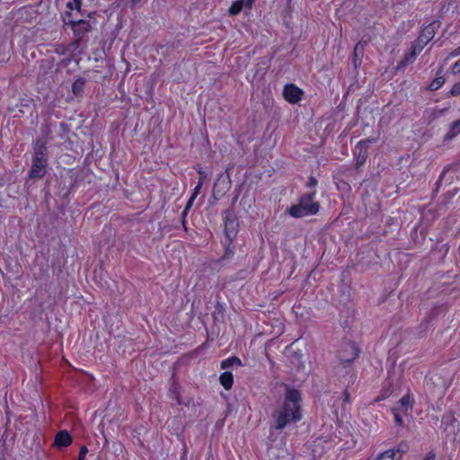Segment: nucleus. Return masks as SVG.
I'll return each mask as SVG.
<instances>
[{"mask_svg": "<svg viewBox=\"0 0 460 460\" xmlns=\"http://www.w3.org/2000/svg\"><path fill=\"white\" fill-rule=\"evenodd\" d=\"M255 0H246V8L252 9Z\"/></svg>", "mask_w": 460, "mask_h": 460, "instance_id": "27", "label": "nucleus"}, {"mask_svg": "<svg viewBox=\"0 0 460 460\" xmlns=\"http://www.w3.org/2000/svg\"><path fill=\"white\" fill-rule=\"evenodd\" d=\"M421 49L422 47H413L411 52L405 57L404 62L407 63L412 61L415 58V57L421 51Z\"/></svg>", "mask_w": 460, "mask_h": 460, "instance_id": "18", "label": "nucleus"}, {"mask_svg": "<svg viewBox=\"0 0 460 460\" xmlns=\"http://www.w3.org/2000/svg\"><path fill=\"white\" fill-rule=\"evenodd\" d=\"M200 189H201V188H200L199 186H198V185H197V186L194 188V190H193V193H192V195H191V196L197 197V196H198V194L199 193Z\"/></svg>", "mask_w": 460, "mask_h": 460, "instance_id": "26", "label": "nucleus"}, {"mask_svg": "<svg viewBox=\"0 0 460 460\" xmlns=\"http://www.w3.org/2000/svg\"><path fill=\"white\" fill-rule=\"evenodd\" d=\"M445 83V79L442 75H437L436 78L429 84V89L430 91H436L439 89Z\"/></svg>", "mask_w": 460, "mask_h": 460, "instance_id": "15", "label": "nucleus"}, {"mask_svg": "<svg viewBox=\"0 0 460 460\" xmlns=\"http://www.w3.org/2000/svg\"><path fill=\"white\" fill-rule=\"evenodd\" d=\"M197 185H198V186H199V187L201 188V187H202V185H203V180H202V179H200Z\"/></svg>", "mask_w": 460, "mask_h": 460, "instance_id": "29", "label": "nucleus"}, {"mask_svg": "<svg viewBox=\"0 0 460 460\" xmlns=\"http://www.w3.org/2000/svg\"><path fill=\"white\" fill-rule=\"evenodd\" d=\"M88 452V449L86 447H82L80 448V453H79V457H78V460H84V457H85V455L87 454Z\"/></svg>", "mask_w": 460, "mask_h": 460, "instance_id": "22", "label": "nucleus"}, {"mask_svg": "<svg viewBox=\"0 0 460 460\" xmlns=\"http://www.w3.org/2000/svg\"><path fill=\"white\" fill-rule=\"evenodd\" d=\"M90 30V25L84 21H78L73 23V31L78 40L82 39L85 32Z\"/></svg>", "mask_w": 460, "mask_h": 460, "instance_id": "8", "label": "nucleus"}, {"mask_svg": "<svg viewBox=\"0 0 460 460\" xmlns=\"http://www.w3.org/2000/svg\"><path fill=\"white\" fill-rule=\"evenodd\" d=\"M436 454L433 452H429L422 460H435Z\"/></svg>", "mask_w": 460, "mask_h": 460, "instance_id": "25", "label": "nucleus"}, {"mask_svg": "<svg viewBox=\"0 0 460 460\" xmlns=\"http://www.w3.org/2000/svg\"><path fill=\"white\" fill-rule=\"evenodd\" d=\"M195 199H196V197L190 196V198L186 205L185 212L192 207Z\"/></svg>", "mask_w": 460, "mask_h": 460, "instance_id": "24", "label": "nucleus"}, {"mask_svg": "<svg viewBox=\"0 0 460 460\" xmlns=\"http://www.w3.org/2000/svg\"><path fill=\"white\" fill-rule=\"evenodd\" d=\"M403 450L400 447L390 448L378 455L376 460H399L402 458Z\"/></svg>", "mask_w": 460, "mask_h": 460, "instance_id": "6", "label": "nucleus"}, {"mask_svg": "<svg viewBox=\"0 0 460 460\" xmlns=\"http://www.w3.org/2000/svg\"><path fill=\"white\" fill-rule=\"evenodd\" d=\"M47 164V147L44 143L38 141L34 147V156L29 171V177L33 180L41 179L46 174Z\"/></svg>", "mask_w": 460, "mask_h": 460, "instance_id": "3", "label": "nucleus"}, {"mask_svg": "<svg viewBox=\"0 0 460 460\" xmlns=\"http://www.w3.org/2000/svg\"><path fill=\"white\" fill-rule=\"evenodd\" d=\"M81 6L80 0H68L66 3V7L69 10H79Z\"/></svg>", "mask_w": 460, "mask_h": 460, "instance_id": "19", "label": "nucleus"}, {"mask_svg": "<svg viewBox=\"0 0 460 460\" xmlns=\"http://www.w3.org/2000/svg\"><path fill=\"white\" fill-rule=\"evenodd\" d=\"M304 92L293 84L285 85L283 90V96L289 103H297L301 101Z\"/></svg>", "mask_w": 460, "mask_h": 460, "instance_id": "4", "label": "nucleus"}, {"mask_svg": "<svg viewBox=\"0 0 460 460\" xmlns=\"http://www.w3.org/2000/svg\"><path fill=\"white\" fill-rule=\"evenodd\" d=\"M234 365L241 366V360L236 357L226 358L221 362V367L224 369Z\"/></svg>", "mask_w": 460, "mask_h": 460, "instance_id": "16", "label": "nucleus"}, {"mask_svg": "<svg viewBox=\"0 0 460 460\" xmlns=\"http://www.w3.org/2000/svg\"><path fill=\"white\" fill-rule=\"evenodd\" d=\"M460 55V48L456 49V50H454L451 54H450V57L451 58H454V57H456Z\"/></svg>", "mask_w": 460, "mask_h": 460, "instance_id": "28", "label": "nucleus"}, {"mask_svg": "<svg viewBox=\"0 0 460 460\" xmlns=\"http://www.w3.org/2000/svg\"><path fill=\"white\" fill-rule=\"evenodd\" d=\"M452 72L457 74L460 72V59L457 60L452 66Z\"/></svg>", "mask_w": 460, "mask_h": 460, "instance_id": "23", "label": "nucleus"}, {"mask_svg": "<svg viewBox=\"0 0 460 460\" xmlns=\"http://www.w3.org/2000/svg\"><path fill=\"white\" fill-rule=\"evenodd\" d=\"M300 401L301 395L297 390H287L283 403L272 414L276 429H282L288 424L302 419Z\"/></svg>", "mask_w": 460, "mask_h": 460, "instance_id": "1", "label": "nucleus"}, {"mask_svg": "<svg viewBox=\"0 0 460 460\" xmlns=\"http://www.w3.org/2000/svg\"><path fill=\"white\" fill-rule=\"evenodd\" d=\"M243 7H246V0H236L234 1L228 9L230 15L238 14Z\"/></svg>", "mask_w": 460, "mask_h": 460, "instance_id": "11", "label": "nucleus"}, {"mask_svg": "<svg viewBox=\"0 0 460 460\" xmlns=\"http://www.w3.org/2000/svg\"><path fill=\"white\" fill-rule=\"evenodd\" d=\"M400 408H397L400 411H403L405 412L411 407L412 399L410 395H404L399 402Z\"/></svg>", "mask_w": 460, "mask_h": 460, "instance_id": "13", "label": "nucleus"}, {"mask_svg": "<svg viewBox=\"0 0 460 460\" xmlns=\"http://www.w3.org/2000/svg\"><path fill=\"white\" fill-rule=\"evenodd\" d=\"M428 41H429V38H427V40L424 43L426 44Z\"/></svg>", "mask_w": 460, "mask_h": 460, "instance_id": "30", "label": "nucleus"}, {"mask_svg": "<svg viewBox=\"0 0 460 460\" xmlns=\"http://www.w3.org/2000/svg\"><path fill=\"white\" fill-rule=\"evenodd\" d=\"M219 381L225 389L229 390L233 385L232 373L228 372V371H225L224 373H222L220 375Z\"/></svg>", "mask_w": 460, "mask_h": 460, "instance_id": "10", "label": "nucleus"}, {"mask_svg": "<svg viewBox=\"0 0 460 460\" xmlns=\"http://www.w3.org/2000/svg\"><path fill=\"white\" fill-rule=\"evenodd\" d=\"M72 443V438L67 431L62 430L56 435L54 445L57 447H68Z\"/></svg>", "mask_w": 460, "mask_h": 460, "instance_id": "7", "label": "nucleus"}, {"mask_svg": "<svg viewBox=\"0 0 460 460\" xmlns=\"http://www.w3.org/2000/svg\"><path fill=\"white\" fill-rule=\"evenodd\" d=\"M450 94L454 96L460 95V82L453 85Z\"/></svg>", "mask_w": 460, "mask_h": 460, "instance_id": "20", "label": "nucleus"}, {"mask_svg": "<svg viewBox=\"0 0 460 460\" xmlns=\"http://www.w3.org/2000/svg\"><path fill=\"white\" fill-rule=\"evenodd\" d=\"M349 349L350 350V355L348 358H343V360L346 362H352L358 356V349L355 345H349Z\"/></svg>", "mask_w": 460, "mask_h": 460, "instance_id": "17", "label": "nucleus"}, {"mask_svg": "<svg viewBox=\"0 0 460 460\" xmlns=\"http://www.w3.org/2000/svg\"><path fill=\"white\" fill-rule=\"evenodd\" d=\"M399 411L397 408H394L393 410L394 411V419H395V421L396 423H398L399 425L402 424V419L401 418L400 414H399Z\"/></svg>", "mask_w": 460, "mask_h": 460, "instance_id": "21", "label": "nucleus"}, {"mask_svg": "<svg viewBox=\"0 0 460 460\" xmlns=\"http://www.w3.org/2000/svg\"><path fill=\"white\" fill-rule=\"evenodd\" d=\"M235 223L234 220H227L226 222V234L228 238H232L235 235Z\"/></svg>", "mask_w": 460, "mask_h": 460, "instance_id": "14", "label": "nucleus"}, {"mask_svg": "<svg viewBox=\"0 0 460 460\" xmlns=\"http://www.w3.org/2000/svg\"><path fill=\"white\" fill-rule=\"evenodd\" d=\"M374 142V139H364L359 141L354 149V154L357 157V164L362 165L367 157V148L371 143Z\"/></svg>", "mask_w": 460, "mask_h": 460, "instance_id": "5", "label": "nucleus"}, {"mask_svg": "<svg viewBox=\"0 0 460 460\" xmlns=\"http://www.w3.org/2000/svg\"><path fill=\"white\" fill-rule=\"evenodd\" d=\"M85 81L83 78L76 79L72 84V92L75 95L79 96L84 91Z\"/></svg>", "mask_w": 460, "mask_h": 460, "instance_id": "12", "label": "nucleus"}, {"mask_svg": "<svg viewBox=\"0 0 460 460\" xmlns=\"http://www.w3.org/2000/svg\"><path fill=\"white\" fill-rule=\"evenodd\" d=\"M315 194H306L302 196L298 202L290 206L287 212L295 218L305 217L316 215L319 211L320 205L314 201Z\"/></svg>", "mask_w": 460, "mask_h": 460, "instance_id": "2", "label": "nucleus"}, {"mask_svg": "<svg viewBox=\"0 0 460 460\" xmlns=\"http://www.w3.org/2000/svg\"><path fill=\"white\" fill-rule=\"evenodd\" d=\"M460 134V119L454 121L446 133L445 141H450Z\"/></svg>", "mask_w": 460, "mask_h": 460, "instance_id": "9", "label": "nucleus"}]
</instances>
